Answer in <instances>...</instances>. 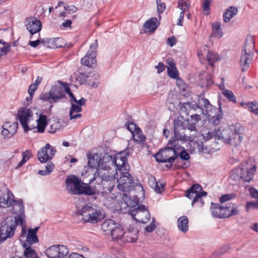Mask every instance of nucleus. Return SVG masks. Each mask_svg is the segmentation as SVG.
Masks as SVG:
<instances>
[{
    "instance_id": "obj_1",
    "label": "nucleus",
    "mask_w": 258,
    "mask_h": 258,
    "mask_svg": "<svg viewBox=\"0 0 258 258\" xmlns=\"http://www.w3.org/2000/svg\"><path fill=\"white\" fill-rule=\"evenodd\" d=\"M113 157L108 154H105L102 157L100 167L94 174L91 180L103 186L105 191L111 192L115 186V179L117 178L118 173L115 170Z\"/></svg>"
},
{
    "instance_id": "obj_2",
    "label": "nucleus",
    "mask_w": 258,
    "mask_h": 258,
    "mask_svg": "<svg viewBox=\"0 0 258 258\" xmlns=\"http://www.w3.org/2000/svg\"><path fill=\"white\" fill-rule=\"evenodd\" d=\"M117 184L116 188L120 191L123 192H128L133 190L138 191V194L133 195L134 199H131L128 197L127 194L123 193L121 196V203L122 205L127 207H134L139 203L140 198L138 197L143 198L144 196V189L143 186L136 182L128 173V171L120 173L119 178H117Z\"/></svg>"
},
{
    "instance_id": "obj_3",
    "label": "nucleus",
    "mask_w": 258,
    "mask_h": 258,
    "mask_svg": "<svg viewBox=\"0 0 258 258\" xmlns=\"http://www.w3.org/2000/svg\"><path fill=\"white\" fill-rule=\"evenodd\" d=\"M256 166L251 159L244 160L239 166L230 172V178L235 181L249 182L253 178Z\"/></svg>"
},
{
    "instance_id": "obj_4",
    "label": "nucleus",
    "mask_w": 258,
    "mask_h": 258,
    "mask_svg": "<svg viewBox=\"0 0 258 258\" xmlns=\"http://www.w3.org/2000/svg\"><path fill=\"white\" fill-rule=\"evenodd\" d=\"M83 223L95 224L103 219L105 217L103 211L96 205L87 204L79 211Z\"/></svg>"
},
{
    "instance_id": "obj_5",
    "label": "nucleus",
    "mask_w": 258,
    "mask_h": 258,
    "mask_svg": "<svg viewBox=\"0 0 258 258\" xmlns=\"http://www.w3.org/2000/svg\"><path fill=\"white\" fill-rule=\"evenodd\" d=\"M244 127L238 124L234 126L230 130H224L222 131L221 141L226 144H228L233 147L239 146L243 139Z\"/></svg>"
},
{
    "instance_id": "obj_6",
    "label": "nucleus",
    "mask_w": 258,
    "mask_h": 258,
    "mask_svg": "<svg viewBox=\"0 0 258 258\" xmlns=\"http://www.w3.org/2000/svg\"><path fill=\"white\" fill-rule=\"evenodd\" d=\"M24 220L21 217L17 219L16 217H7L0 225V241L3 242L14 235L17 226L23 224Z\"/></svg>"
},
{
    "instance_id": "obj_7",
    "label": "nucleus",
    "mask_w": 258,
    "mask_h": 258,
    "mask_svg": "<svg viewBox=\"0 0 258 258\" xmlns=\"http://www.w3.org/2000/svg\"><path fill=\"white\" fill-rule=\"evenodd\" d=\"M168 145L171 147L162 149L155 155L158 162H174L177 159V144L175 140L171 139L169 141Z\"/></svg>"
},
{
    "instance_id": "obj_8",
    "label": "nucleus",
    "mask_w": 258,
    "mask_h": 258,
    "mask_svg": "<svg viewBox=\"0 0 258 258\" xmlns=\"http://www.w3.org/2000/svg\"><path fill=\"white\" fill-rule=\"evenodd\" d=\"M254 48V40L253 37L252 36H247L240 60L241 69L243 72L249 68V64L252 60V51Z\"/></svg>"
},
{
    "instance_id": "obj_9",
    "label": "nucleus",
    "mask_w": 258,
    "mask_h": 258,
    "mask_svg": "<svg viewBox=\"0 0 258 258\" xmlns=\"http://www.w3.org/2000/svg\"><path fill=\"white\" fill-rule=\"evenodd\" d=\"M66 97L64 89L58 85L52 86L49 92L42 93L40 95V99L50 103H57Z\"/></svg>"
},
{
    "instance_id": "obj_10",
    "label": "nucleus",
    "mask_w": 258,
    "mask_h": 258,
    "mask_svg": "<svg viewBox=\"0 0 258 258\" xmlns=\"http://www.w3.org/2000/svg\"><path fill=\"white\" fill-rule=\"evenodd\" d=\"M128 212L134 219L139 223H146L151 217L148 210L143 205L131 209Z\"/></svg>"
},
{
    "instance_id": "obj_11",
    "label": "nucleus",
    "mask_w": 258,
    "mask_h": 258,
    "mask_svg": "<svg viewBox=\"0 0 258 258\" xmlns=\"http://www.w3.org/2000/svg\"><path fill=\"white\" fill-rule=\"evenodd\" d=\"M98 47L97 40L90 46V50H88L85 56L81 59V64L84 66L94 68L96 66V48Z\"/></svg>"
},
{
    "instance_id": "obj_12",
    "label": "nucleus",
    "mask_w": 258,
    "mask_h": 258,
    "mask_svg": "<svg viewBox=\"0 0 258 258\" xmlns=\"http://www.w3.org/2000/svg\"><path fill=\"white\" fill-rule=\"evenodd\" d=\"M128 156V153L126 151H123L113 157L114 164L116 167L115 168L116 171L118 170L120 173L128 171V165L127 162Z\"/></svg>"
},
{
    "instance_id": "obj_13",
    "label": "nucleus",
    "mask_w": 258,
    "mask_h": 258,
    "mask_svg": "<svg viewBox=\"0 0 258 258\" xmlns=\"http://www.w3.org/2000/svg\"><path fill=\"white\" fill-rule=\"evenodd\" d=\"M202 187L200 184L195 183L186 191L185 196L190 199L193 198L191 203L192 206L199 200L203 204L202 198L206 197L207 193L206 191H202Z\"/></svg>"
},
{
    "instance_id": "obj_14",
    "label": "nucleus",
    "mask_w": 258,
    "mask_h": 258,
    "mask_svg": "<svg viewBox=\"0 0 258 258\" xmlns=\"http://www.w3.org/2000/svg\"><path fill=\"white\" fill-rule=\"evenodd\" d=\"M67 190L72 195H80L81 193L82 184L81 180L75 175L68 177L66 180Z\"/></svg>"
},
{
    "instance_id": "obj_15",
    "label": "nucleus",
    "mask_w": 258,
    "mask_h": 258,
    "mask_svg": "<svg viewBox=\"0 0 258 258\" xmlns=\"http://www.w3.org/2000/svg\"><path fill=\"white\" fill-rule=\"evenodd\" d=\"M69 252L67 246L61 245H53L47 248L45 254L49 258L63 257Z\"/></svg>"
},
{
    "instance_id": "obj_16",
    "label": "nucleus",
    "mask_w": 258,
    "mask_h": 258,
    "mask_svg": "<svg viewBox=\"0 0 258 258\" xmlns=\"http://www.w3.org/2000/svg\"><path fill=\"white\" fill-rule=\"evenodd\" d=\"M55 153L54 149L49 144H47L38 152V159L41 163H45L52 158Z\"/></svg>"
},
{
    "instance_id": "obj_17",
    "label": "nucleus",
    "mask_w": 258,
    "mask_h": 258,
    "mask_svg": "<svg viewBox=\"0 0 258 258\" xmlns=\"http://www.w3.org/2000/svg\"><path fill=\"white\" fill-rule=\"evenodd\" d=\"M184 131V122L179 120H175L174 121V137L172 139H174L176 141V143L178 141L182 142H185V138H184L185 133Z\"/></svg>"
},
{
    "instance_id": "obj_18",
    "label": "nucleus",
    "mask_w": 258,
    "mask_h": 258,
    "mask_svg": "<svg viewBox=\"0 0 258 258\" xmlns=\"http://www.w3.org/2000/svg\"><path fill=\"white\" fill-rule=\"evenodd\" d=\"M35 110V108H34L33 109L22 108L19 110L17 118L19 119L22 127L27 126L26 122H27L28 119H29L31 116H32V114Z\"/></svg>"
},
{
    "instance_id": "obj_19",
    "label": "nucleus",
    "mask_w": 258,
    "mask_h": 258,
    "mask_svg": "<svg viewBox=\"0 0 258 258\" xmlns=\"http://www.w3.org/2000/svg\"><path fill=\"white\" fill-rule=\"evenodd\" d=\"M104 154L91 153L87 155L88 165L91 168L99 169Z\"/></svg>"
},
{
    "instance_id": "obj_20",
    "label": "nucleus",
    "mask_w": 258,
    "mask_h": 258,
    "mask_svg": "<svg viewBox=\"0 0 258 258\" xmlns=\"http://www.w3.org/2000/svg\"><path fill=\"white\" fill-rule=\"evenodd\" d=\"M185 133L184 138L186 141H192L198 136V131L196 126L190 123H184V131Z\"/></svg>"
},
{
    "instance_id": "obj_21",
    "label": "nucleus",
    "mask_w": 258,
    "mask_h": 258,
    "mask_svg": "<svg viewBox=\"0 0 258 258\" xmlns=\"http://www.w3.org/2000/svg\"><path fill=\"white\" fill-rule=\"evenodd\" d=\"M29 21L27 28L31 35H33L41 30V22L35 17H30L27 19Z\"/></svg>"
},
{
    "instance_id": "obj_22",
    "label": "nucleus",
    "mask_w": 258,
    "mask_h": 258,
    "mask_svg": "<svg viewBox=\"0 0 258 258\" xmlns=\"http://www.w3.org/2000/svg\"><path fill=\"white\" fill-rule=\"evenodd\" d=\"M211 211L213 216L215 217L220 218L227 217V214H226V204L219 205L212 203Z\"/></svg>"
},
{
    "instance_id": "obj_23",
    "label": "nucleus",
    "mask_w": 258,
    "mask_h": 258,
    "mask_svg": "<svg viewBox=\"0 0 258 258\" xmlns=\"http://www.w3.org/2000/svg\"><path fill=\"white\" fill-rule=\"evenodd\" d=\"M18 127V123H13L11 124L9 122H7L3 125V131L2 134L5 137H12L16 133Z\"/></svg>"
},
{
    "instance_id": "obj_24",
    "label": "nucleus",
    "mask_w": 258,
    "mask_h": 258,
    "mask_svg": "<svg viewBox=\"0 0 258 258\" xmlns=\"http://www.w3.org/2000/svg\"><path fill=\"white\" fill-rule=\"evenodd\" d=\"M176 151H177V159L178 157L183 160L185 161L184 162L182 165L181 167L183 168H187L190 166V162L188 161L190 158L189 154L185 151V150L181 148L180 146H177L176 147Z\"/></svg>"
},
{
    "instance_id": "obj_25",
    "label": "nucleus",
    "mask_w": 258,
    "mask_h": 258,
    "mask_svg": "<svg viewBox=\"0 0 258 258\" xmlns=\"http://www.w3.org/2000/svg\"><path fill=\"white\" fill-rule=\"evenodd\" d=\"M39 227H36L34 229L29 228L28 233L26 234V243L31 245L33 244L38 242L39 240L37 235V232L39 229Z\"/></svg>"
},
{
    "instance_id": "obj_26",
    "label": "nucleus",
    "mask_w": 258,
    "mask_h": 258,
    "mask_svg": "<svg viewBox=\"0 0 258 258\" xmlns=\"http://www.w3.org/2000/svg\"><path fill=\"white\" fill-rule=\"evenodd\" d=\"M11 196L12 194L9 192L8 190H6L4 192L0 190V207L6 208L10 206L12 204V200Z\"/></svg>"
},
{
    "instance_id": "obj_27",
    "label": "nucleus",
    "mask_w": 258,
    "mask_h": 258,
    "mask_svg": "<svg viewBox=\"0 0 258 258\" xmlns=\"http://www.w3.org/2000/svg\"><path fill=\"white\" fill-rule=\"evenodd\" d=\"M222 131L219 130L215 129L214 131H205L203 132L202 136L205 141H209L213 137H214L216 140H221L222 139Z\"/></svg>"
},
{
    "instance_id": "obj_28",
    "label": "nucleus",
    "mask_w": 258,
    "mask_h": 258,
    "mask_svg": "<svg viewBox=\"0 0 258 258\" xmlns=\"http://www.w3.org/2000/svg\"><path fill=\"white\" fill-rule=\"evenodd\" d=\"M138 238V230L137 228H132L128 231L124 232L123 240L127 242H134Z\"/></svg>"
},
{
    "instance_id": "obj_29",
    "label": "nucleus",
    "mask_w": 258,
    "mask_h": 258,
    "mask_svg": "<svg viewBox=\"0 0 258 258\" xmlns=\"http://www.w3.org/2000/svg\"><path fill=\"white\" fill-rule=\"evenodd\" d=\"M13 203V213L17 214L18 217H17L18 219L20 217L23 219V216L24 213V208L22 204V201L20 200L16 201L14 200H12Z\"/></svg>"
},
{
    "instance_id": "obj_30",
    "label": "nucleus",
    "mask_w": 258,
    "mask_h": 258,
    "mask_svg": "<svg viewBox=\"0 0 258 258\" xmlns=\"http://www.w3.org/2000/svg\"><path fill=\"white\" fill-rule=\"evenodd\" d=\"M118 224L115 222L114 221L112 220H105L101 225L102 230L106 232L107 234H110L114 228L116 226H118Z\"/></svg>"
},
{
    "instance_id": "obj_31",
    "label": "nucleus",
    "mask_w": 258,
    "mask_h": 258,
    "mask_svg": "<svg viewBox=\"0 0 258 258\" xmlns=\"http://www.w3.org/2000/svg\"><path fill=\"white\" fill-rule=\"evenodd\" d=\"M238 13V10L235 7L230 6L225 10L223 14V21L228 23Z\"/></svg>"
},
{
    "instance_id": "obj_32",
    "label": "nucleus",
    "mask_w": 258,
    "mask_h": 258,
    "mask_svg": "<svg viewBox=\"0 0 258 258\" xmlns=\"http://www.w3.org/2000/svg\"><path fill=\"white\" fill-rule=\"evenodd\" d=\"M38 115L37 113H34L32 114V116L28 119L27 122H26L27 126L23 127L25 132H27L29 130H32L33 128H36L37 121Z\"/></svg>"
},
{
    "instance_id": "obj_33",
    "label": "nucleus",
    "mask_w": 258,
    "mask_h": 258,
    "mask_svg": "<svg viewBox=\"0 0 258 258\" xmlns=\"http://www.w3.org/2000/svg\"><path fill=\"white\" fill-rule=\"evenodd\" d=\"M192 108L194 110H197V113H192V112H190L191 114L190 115V117L191 123L190 124L194 125L201 119L200 114H198V113L202 114L203 110L197 104H193Z\"/></svg>"
},
{
    "instance_id": "obj_34",
    "label": "nucleus",
    "mask_w": 258,
    "mask_h": 258,
    "mask_svg": "<svg viewBox=\"0 0 258 258\" xmlns=\"http://www.w3.org/2000/svg\"><path fill=\"white\" fill-rule=\"evenodd\" d=\"M47 117L45 115H40L37 118L36 128L37 132L40 133H43L46 126L47 125Z\"/></svg>"
},
{
    "instance_id": "obj_35",
    "label": "nucleus",
    "mask_w": 258,
    "mask_h": 258,
    "mask_svg": "<svg viewBox=\"0 0 258 258\" xmlns=\"http://www.w3.org/2000/svg\"><path fill=\"white\" fill-rule=\"evenodd\" d=\"M72 107L70 109L69 115L70 119H76L77 118H80L82 115L80 113H78L82 111V106L76 105V104L72 102Z\"/></svg>"
},
{
    "instance_id": "obj_36",
    "label": "nucleus",
    "mask_w": 258,
    "mask_h": 258,
    "mask_svg": "<svg viewBox=\"0 0 258 258\" xmlns=\"http://www.w3.org/2000/svg\"><path fill=\"white\" fill-rule=\"evenodd\" d=\"M238 206L232 203H226V211L227 214V217L237 215L239 214Z\"/></svg>"
},
{
    "instance_id": "obj_37",
    "label": "nucleus",
    "mask_w": 258,
    "mask_h": 258,
    "mask_svg": "<svg viewBox=\"0 0 258 258\" xmlns=\"http://www.w3.org/2000/svg\"><path fill=\"white\" fill-rule=\"evenodd\" d=\"M23 246L25 248L24 251L25 258H40L37 256L35 250L30 246L31 245H28L25 242H24Z\"/></svg>"
},
{
    "instance_id": "obj_38",
    "label": "nucleus",
    "mask_w": 258,
    "mask_h": 258,
    "mask_svg": "<svg viewBox=\"0 0 258 258\" xmlns=\"http://www.w3.org/2000/svg\"><path fill=\"white\" fill-rule=\"evenodd\" d=\"M177 224L179 229L182 232H186L188 229V220L186 216H182L178 218Z\"/></svg>"
},
{
    "instance_id": "obj_39",
    "label": "nucleus",
    "mask_w": 258,
    "mask_h": 258,
    "mask_svg": "<svg viewBox=\"0 0 258 258\" xmlns=\"http://www.w3.org/2000/svg\"><path fill=\"white\" fill-rule=\"evenodd\" d=\"M157 21V19L156 18L152 17L145 23L144 28L148 30L150 32H153L157 28L156 25Z\"/></svg>"
},
{
    "instance_id": "obj_40",
    "label": "nucleus",
    "mask_w": 258,
    "mask_h": 258,
    "mask_svg": "<svg viewBox=\"0 0 258 258\" xmlns=\"http://www.w3.org/2000/svg\"><path fill=\"white\" fill-rule=\"evenodd\" d=\"M124 234V232H123L122 229L120 227L119 224H118V226H116L114 228V229L110 234V235L111 236L112 239L118 240L121 238L123 239Z\"/></svg>"
},
{
    "instance_id": "obj_41",
    "label": "nucleus",
    "mask_w": 258,
    "mask_h": 258,
    "mask_svg": "<svg viewBox=\"0 0 258 258\" xmlns=\"http://www.w3.org/2000/svg\"><path fill=\"white\" fill-rule=\"evenodd\" d=\"M212 33L214 37H216L218 38H220L223 36V32H222V29L221 28V25L219 22H215L212 24Z\"/></svg>"
},
{
    "instance_id": "obj_42",
    "label": "nucleus",
    "mask_w": 258,
    "mask_h": 258,
    "mask_svg": "<svg viewBox=\"0 0 258 258\" xmlns=\"http://www.w3.org/2000/svg\"><path fill=\"white\" fill-rule=\"evenodd\" d=\"M206 58L209 63L213 67L214 63L218 61L220 58L217 53L209 50L207 54Z\"/></svg>"
},
{
    "instance_id": "obj_43",
    "label": "nucleus",
    "mask_w": 258,
    "mask_h": 258,
    "mask_svg": "<svg viewBox=\"0 0 258 258\" xmlns=\"http://www.w3.org/2000/svg\"><path fill=\"white\" fill-rule=\"evenodd\" d=\"M199 105L201 106H203L205 109L207 113L208 116H210L212 115L209 113V109L211 110L212 107V105L210 103V102L208 99L205 98H201L199 100Z\"/></svg>"
},
{
    "instance_id": "obj_44",
    "label": "nucleus",
    "mask_w": 258,
    "mask_h": 258,
    "mask_svg": "<svg viewBox=\"0 0 258 258\" xmlns=\"http://www.w3.org/2000/svg\"><path fill=\"white\" fill-rule=\"evenodd\" d=\"M58 40V39H49L48 41H44L41 40V43L45 47L50 48H56L60 47L56 44V42Z\"/></svg>"
},
{
    "instance_id": "obj_45",
    "label": "nucleus",
    "mask_w": 258,
    "mask_h": 258,
    "mask_svg": "<svg viewBox=\"0 0 258 258\" xmlns=\"http://www.w3.org/2000/svg\"><path fill=\"white\" fill-rule=\"evenodd\" d=\"M81 191V194H85L89 196L93 195L96 192V190L94 188L92 187L87 184L84 185H82Z\"/></svg>"
},
{
    "instance_id": "obj_46",
    "label": "nucleus",
    "mask_w": 258,
    "mask_h": 258,
    "mask_svg": "<svg viewBox=\"0 0 258 258\" xmlns=\"http://www.w3.org/2000/svg\"><path fill=\"white\" fill-rule=\"evenodd\" d=\"M63 9L65 12H60L59 14V17H66L67 13H74L77 10V7L74 6H68L64 5L63 6Z\"/></svg>"
},
{
    "instance_id": "obj_47",
    "label": "nucleus",
    "mask_w": 258,
    "mask_h": 258,
    "mask_svg": "<svg viewBox=\"0 0 258 258\" xmlns=\"http://www.w3.org/2000/svg\"><path fill=\"white\" fill-rule=\"evenodd\" d=\"M54 169V165L51 162H49L47 164L45 170H40L38 172V174L42 176L49 174Z\"/></svg>"
},
{
    "instance_id": "obj_48",
    "label": "nucleus",
    "mask_w": 258,
    "mask_h": 258,
    "mask_svg": "<svg viewBox=\"0 0 258 258\" xmlns=\"http://www.w3.org/2000/svg\"><path fill=\"white\" fill-rule=\"evenodd\" d=\"M133 136L134 140L137 143L144 142L146 140V137L140 130H137L135 133H133Z\"/></svg>"
},
{
    "instance_id": "obj_49",
    "label": "nucleus",
    "mask_w": 258,
    "mask_h": 258,
    "mask_svg": "<svg viewBox=\"0 0 258 258\" xmlns=\"http://www.w3.org/2000/svg\"><path fill=\"white\" fill-rule=\"evenodd\" d=\"M222 93L224 96L226 97L229 101L233 103H235L236 102V98L231 91L225 89L223 90Z\"/></svg>"
},
{
    "instance_id": "obj_50",
    "label": "nucleus",
    "mask_w": 258,
    "mask_h": 258,
    "mask_svg": "<svg viewBox=\"0 0 258 258\" xmlns=\"http://www.w3.org/2000/svg\"><path fill=\"white\" fill-rule=\"evenodd\" d=\"M190 4V3L189 0H178V8L180 10L188 11Z\"/></svg>"
},
{
    "instance_id": "obj_51",
    "label": "nucleus",
    "mask_w": 258,
    "mask_h": 258,
    "mask_svg": "<svg viewBox=\"0 0 258 258\" xmlns=\"http://www.w3.org/2000/svg\"><path fill=\"white\" fill-rule=\"evenodd\" d=\"M23 158L21 162L18 164V167L21 166L23 164L26 162L32 156L31 152L29 150H26L23 153Z\"/></svg>"
},
{
    "instance_id": "obj_52",
    "label": "nucleus",
    "mask_w": 258,
    "mask_h": 258,
    "mask_svg": "<svg viewBox=\"0 0 258 258\" xmlns=\"http://www.w3.org/2000/svg\"><path fill=\"white\" fill-rule=\"evenodd\" d=\"M248 109L255 113L258 114V103L256 102H251L247 103Z\"/></svg>"
},
{
    "instance_id": "obj_53",
    "label": "nucleus",
    "mask_w": 258,
    "mask_h": 258,
    "mask_svg": "<svg viewBox=\"0 0 258 258\" xmlns=\"http://www.w3.org/2000/svg\"><path fill=\"white\" fill-rule=\"evenodd\" d=\"M235 198V195L234 194H226L223 195L220 199V201L222 205H225V202L234 199Z\"/></svg>"
},
{
    "instance_id": "obj_54",
    "label": "nucleus",
    "mask_w": 258,
    "mask_h": 258,
    "mask_svg": "<svg viewBox=\"0 0 258 258\" xmlns=\"http://www.w3.org/2000/svg\"><path fill=\"white\" fill-rule=\"evenodd\" d=\"M10 46H5L4 42L2 40H0V56L6 55L10 51Z\"/></svg>"
},
{
    "instance_id": "obj_55",
    "label": "nucleus",
    "mask_w": 258,
    "mask_h": 258,
    "mask_svg": "<svg viewBox=\"0 0 258 258\" xmlns=\"http://www.w3.org/2000/svg\"><path fill=\"white\" fill-rule=\"evenodd\" d=\"M246 211H249L250 209H258V201L248 202L246 204Z\"/></svg>"
},
{
    "instance_id": "obj_56",
    "label": "nucleus",
    "mask_w": 258,
    "mask_h": 258,
    "mask_svg": "<svg viewBox=\"0 0 258 258\" xmlns=\"http://www.w3.org/2000/svg\"><path fill=\"white\" fill-rule=\"evenodd\" d=\"M149 184L150 186L153 188L156 192H160L159 188L157 187V182H156L155 180V178L154 177H151L150 178L149 180Z\"/></svg>"
},
{
    "instance_id": "obj_57",
    "label": "nucleus",
    "mask_w": 258,
    "mask_h": 258,
    "mask_svg": "<svg viewBox=\"0 0 258 258\" xmlns=\"http://www.w3.org/2000/svg\"><path fill=\"white\" fill-rule=\"evenodd\" d=\"M156 4L158 14L162 13L166 8L165 3H162L161 0H156Z\"/></svg>"
},
{
    "instance_id": "obj_58",
    "label": "nucleus",
    "mask_w": 258,
    "mask_h": 258,
    "mask_svg": "<svg viewBox=\"0 0 258 258\" xmlns=\"http://www.w3.org/2000/svg\"><path fill=\"white\" fill-rule=\"evenodd\" d=\"M168 74L170 77L173 79H176L178 77V71L175 68H167Z\"/></svg>"
},
{
    "instance_id": "obj_59",
    "label": "nucleus",
    "mask_w": 258,
    "mask_h": 258,
    "mask_svg": "<svg viewBox=\"0 0 258 258\" xmlns=\"http://www.w3.org/2000/svg\"><path fill=\"white\" fill-rule=\"evenodd\" d=\"M213 0H204V2L203 3V10L204 11V14L208 15L209 13V6Z\"/></svg>"
},
{
    "instance_id": "obj_60",
    "label": "nucleus",
    "mask_w": 258,
    "mask_h": 258,
    "mask_svg": "<svg viewBox=\"0 0 258 258\" xmlns=\"http://www.w3.org/2000/svg\"><path fill=\"white\" fill-rule=\"evenodd\" d=\"M205 77H206L205 78L206 82H203V83H201L202 86L203 87H204V86L208 87L209 86H211L213 83V82L211 78V76L208 75H206Z\"/></svg>"
},
{
    "instance_id": "obj_61",
    "label": "nucleus",
    "mask_w": 258,
    "mask_h": 258,
    "mask_svg": "<svg viewBox=\"0 0 258 258\" xmlns=\"http://www.w3.org/2000/svg\"><path fill=\"white\" fill-rule=\"evenodd\" d=\"M249 191L250 195L252 198L255 199H258V190L254 187H251L249 188Z\"/></svg>"
},
{
    "instance_id": "obj_62",
    "label": "nucleus",
    "mask_w": 258,
    "mask_h": 258,
    "mask_svg": "<svg viewBox=\"0 0 258 258\" xmlns=\"http://www.w3.org/2000/svg\"><path fill=\"white\" fill-rule=\"evenodd\" d=\"M181 10V11L180 12V16H179V19H178V22L177 23V25L182 26L183 25L182 21H183V19L184 18V13L185 12H186L187 11L183 10Z\"/></svg>"
},
{
    "instance_id": "obj_63",
    "label": "nucleus",
    "mask_w": 258,
    "mask_h": 258,
    "mask_svg": "<svg viewBox=\"0 0 258 258\" xmlns=\"http://www.w3.org/2000/svg\"><path fill=\"white\" fill-rule=\"evenodd\" d=\"M155 222V218H152V223H151V224L148 226H147L145 228V230L148 232H151L152 231H153L155 228V224H154V223Z\"/></svg>"
},
{
    "instance_id": "obj_64",
    "label": "nucleus",
    "mask_w": 258,
    "mask_h": 258,
    "mask_svg": "<svg viewBox=\"0 0 258 258\" xmlns=\"http://www.w3.org/2000/svg\"><path fill=\"white\" fill-rule=\"evenodd\" d=\"M38 87L33 84H31L28 89V93L30 96H33L35 91L37 89Z\"/></svg>"
}]
</instances>
